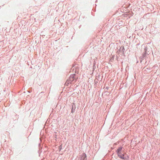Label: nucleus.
I'll list each match as a JSON object with an SVG mask.
<instances>
[{
  "label": "nucleus",
  "mask_w": 160,
  "mask_h": 160,
  "mask_svg": "<svg viewBox=\"0 0 160 160\" xmlns=\"http://www.w3.org/2000/svg\"><path fill=\"white\" fill-rule=\"evenodd\" d=\"M124 149L122 147H120L117 149V152L118 156L120 158L124 160L126 159L124 157V154H125L124 152Z\"/></svg>",
  "instance_id": "nucleus-1"
},
{
  "label": "nucleus",
  "mask_w": 160,
  "mask_h": 160,
  "mask_svg": "<svg viewBox=\"0 0 160 160\" xmlns=\"http://www.w3.org/2000/svg\"><path fill=\"white\" fill-rule=\"evenodd\" d=\"M74 74H73L70 76L69 78V81H70V82L71 83L73 82L74 79Z\"/></svg>",
  "instance_id": "nucleus-2"
}]
</instances>
